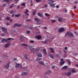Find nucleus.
<instances>
[{
	"instance_id": "1",
	"label": "nucleus",
	"mask_w": 78,
	"mask_h": 78,
	"mask_svg": "<svg viewBox=\"0 0 78 78\" xmlns=\"http://www.w3.org/2000/svg\"><path fill=\"white\" fill-rule=\"evenodd\" d=\"M21 45L22 46H25V47H28V48L29 50H30L31 51H34V48L32 45H29L28 46V45L27 44H21Z\"/></svg>"
},
{
	"instance_id": "2",
	"label": "nucleus",
	"mask_w": 78,
	"mask_h": 78,
	"mask_svg": "<svg viewBox=\"0 0 78 78\" xmlns=\"http://www.w3.org/2000/svg\"><path fill=\"white\" fill-rule=\"evenodd\" d=\"M67 34H68V36L70 37H73V34L72 33H70L69 31L67 32Z\"/></svg>"
},
{
	"instance_id": "3",
	"label": "nucleus",
	"mask_w": 78,
	"mask_h": 78,
	"mask_svg": "<svg viewBox=\"0 0 78 78\" xmlns=\"http://www.w3.org/2000/svg\"><path fill=\"white\" fill-rule=\"evenodd\" d=\"M1 29L5 33H6L7 34V33H8V32H7V30L6 29H5V27H2Z\"/></svg>"
},
{
	"instance_id": "4",
	"label": "nucleus",
	"mask_w": 78,
	"mask_h": 78,
	"mask_svg": "<svg viewBox=\"0 0 78 78\" xmlns=\"http://www.w3.org/2000/svg\"><path fill=\"white\" fill-rule=\"evenodd\" d=\"M65 31V30H64L63 28H61L59 29L58 30V31L60 33H62V32H63V31Z\"/></svg>"
},
{
	"instance_id": "5",
	"label": "nucleus",
	"mask_w": 78,
	"mask_h": 78,
	"mask_svg": "<svg viewBox=\"0 0 78 78\" xmlns=\"http://www.w3.org/2000/svg\"><path fill=\"white\" fill-rule=\"evenodd\" d=\"M10 45H11V43L9 42L7 43L6 44L5 46V48H7V47H9L10 46Z\"/></svg>"
},
{
	"instance_id": "6",
	"label": "nucleus",
	"mask_w": 78,
	"mask_h": 78,
	"mask_svg": "<svg viewBox=\"0 0 78 78\" xmlns=\"http://www.w3.org/2000/svg\"><path fill=\"white\" fill-rule=\"evenodd\" d=\"M37 16H39V17H41V18H42V17H43V15L42 14H41L40 13H39V12L37 13Z\"/></svg>"
},
{
	"instance_id": "7",
	"label": "nucleus",
	"mask_w": 78,
	"mask_h": 78,
	"mask_svg": "<svg viewBox=\"0 0 78 78\" xmlns=\"http://www.w3.org/2000/svg\"><path fill=\"white\" fill-rule=\"evenodd\" d=\"M66 61L67 62H68V63L69 66H70V64H71V61H70V60L69 59H66Z\"/></svg>"
},
{
	"instance_id": "8",
	"label": "nucleus",
	"mask_w": 78,
	"mask_h": 78,
	"mask_svg": "<svg viewBox=\"0 0 78 78\" xmlns=\"http://www.w3.org/2000/svg\"><path fill=\"white\" fill-rule=\"evenodd\" d=\"M65 75H67V76H70L71 75V72H69L65 73Z\"/></svg>"
},
{
	"instance_id": "9",
	"label": "nucleus",
	"mask_w": 78,
	"mask_h": 78,
	"mask_svg": "<svg viewBox=\"0 0 78 78\" xmlns=\"http://www.w3.org/2000/svg\"><path fill=\"white\" fill-rule=\"evenodd\" d=\"M35 38H36L38 40H39L41 38V36L40 35H37L36 37Z\"/></svg>"
},
{
	"instance_id": "10",
	"label": "nucleus",
	"mask_w": 78,
	"mask_h": 78,
	"mask_svg": "<svg viewBox=\"0 0 78 78\" xmlns=\"http://www.w3.org/2000/svg\"><path fill=\"white\" fill-rule=\"evenodd\" d=\"M28 71H26V72H24L22 73V75H28Z\"/></svg>"
},
{
	"instance_id": "11",
	"label": "nucleus",
	"mask_w": 78,
	"mask_h": 78,
	"mask_svg": "<svg viewBox=\"0 0 78 78\" xmlns=\"http://www.w3.org/2000/svg\"><path fill=\"white\" fill-rule=\"evenodd\" d=\"M34 20L35 21H37V22H40V21H41V19H38V18H34Z\"/></svg>"
},
{
	"instance_id": "12",
	"label": "nucleus",
	"mask_w": 78,
	"mask_h": 78,
	"mask_svg": "<svg viewBox=\"0 0 78 78\" xmlns=\"http://www.w3.org/2000/svg\"><path fill=\"white\" fill-rule=\"evenodd\" d=\"M24 37H21L20 38V41H24Z\"/></svg>"
},
{
	"instance_id": "13",
	"label": "nucleus",
	"mask_w": 78,
	"mask_h": 78,
	"mask_svg": "<svg viewBox=\"0 0 78 78\" xmlns=\"http://www.w3.org/2000/svg\"><path fill=\"white\" fill-rule=\"evenodd\" d=\"M50 50H51V51L52 53H54L55 51H54V49H53V48H49Z\"/></svg>"
},
{
	"instance_id": "14",
	"label": "nucleus",
	"mask_w": 78,
	"mask_h": 78,
	"mask_svg": "<svg viewBox=\"0 0 78 78\" xmlns=\"http://www.w3.org/2000/svg\"><path fill=\"white\" fill-rule=\"evenodd\" d=\"M9 67V63H8L7 65L5 66V68H6V69H8Z\"/></svg>"
},
{
	"instance_id": "15",
	"label": "nucleus",
	"mask_w": 78,
	"mask_h": 78,
	"mask_svg": "<svg viewBox=\"0 0 78 78\" xmlns=\"http://www.w3.org/2000/svg\"><path fill=\"white\" fill-rule=\"evenodd\" d=\"M20 66V64H16V65H15V67L16 68H17L18 67Z\"/></svg>"
},
{
	"instance_id": "16",
	"label": "nucleus",
	"mask_w": 78,
	"mask_h": 78,
	"mask_svg": "<svg viewBox=\"0 0 78 78\" xmlns=\"http://www.w3.org/2000/svg\"><path fill=\"white\" fill-rule=\"evenodd\" d=\"M67 69V66H65L62 68V70Z\"/></svg>"
},
{
	"instance_id": "17",
	"label": "nucleus",
	"mask_w": 78,
	"mask_h": 78,
	"mask_svg": "<svg viewBox=\"0 0 78 78\" xmlns=\"http://www.w3.org/2000/svg\"><path fill=\"white\" fill-rule=\"evenodd\" d=\"M50 7H52V8L54 7L55 6V4H51L50 5Z\"/></svg>"
},
{
	"instance_id": "18",
	"label": "nucleus",
	"mask_w": 78,
	"mask_h": 78,
	"mask_svg": "<svg viewBox=\"0 0 78 78\" xmlns=\"http://www.w3.org/2000/svg\"><path fill=\"white\" fill-rule=\"evenodd\" d=\"M39 63H40V64L43 65V66H44L45 65L44 63V62L43 61H40L39 62Z\"/></svg>"
},
{
	"instance_id": "19",
	"label": "nucleus",
	"mask_w": 78,
	"mask_h": 78,
	"mask_svg": "<svg viewBox=\"0 0 78 78\" xmlns=\"http://www.w3.org/2000/svg\"><path fill=\"white\" fill-rule=\"evenodd\" d=\"M64 63H65V61H63L62 62L60 63V65H61V66H62V65H64Z\"/></svg>"
},
{
	"instance_id": "20",
	"label": "nucleus",
	"mask_w": 78,
	"mask_h": 78,
	"mask_svg": "<svg viewBox=\"0 0 78 78\" xmlns=\"http://www.w3.org/2000/svg\"><path fill=\"white\" fill-rule=\"evenodd\" d=\"M16 12H15V11H12L10 12V14H14V13H15Z\"/></svg>"
},
{
	"instance_id": "21",
	"label": "nucleus",
	"mask_w": 78,
	"mask_h": 78,
	"mask_svg": "<svg viewBox=\"0 0 78 78\" xmlns=\"http://www.w3.org/2000/svg\"><path fill=\"white\" fill-rule=\"evenodd\" d=\"M23 56L24 58H25V59H28V60L29 61V59H28V58L27 57V56H26V55H24Z\"/></svg>"
},
{
	"instance_id": "22",
	"label": "nucleus",
	"mask_w": 78,
	"mask_h": 78,
	"mask_svg": "<svg viewBox=\"0 0 78 78\" xmlns=\"http://www.w3.org/2000/svg\"><path fill=\"white\" fill-rule=\"evenodd\" d=\"M37 56H38V57H42V54H38Z\"/></svg>"
},
{
	"instance_id": "23",
	"label": "nucleus",
	"mask_w": 78,
	"mask_h": 78,
	"mask_svg": "<svg viewBox=\"0 0 78 78\" xmlns=\"http://www.w3.org/2000/svg\"><path fill=\"white\" fill-rule=\"evenodd\" d=\"M41 58H38L36 59V61H41Z\"/></svg>"
},
{
	"instance_id": "24",
	"label": "nucleus",
	"mask_w": 78,
	"mask_h": 78,
	"mask_svg": "<svg viewBox=\"0 0 78 78\" xmlns=\"http://www.w3.org/2000/svg\"><path fill=\"white\" fill-rule=\"evenodd\" d=\"M43 51L44 52L45 55H47V53L46 52V49H44L43 50Z\"/></svg>"
},
{
	"instance_id": "25",
	"label": "nucleus",
	"mask_w": 78,
	"mask_h": 78,
	"mask_svg": "<svg viewBox=\"0 0 78 78\" xmlns=\"http://www.w3.org/2000/svg\"><path fill=\"white\" fill-rule=\"evenodd\" d=\"M45 16H47V17H50V15L49 14H48L47 13H45Z\"/></svg>"
},
{
	"instance_id": "26",
	"label": "nucleus",
	"mask_w": 78,
	"mask_h": 78,
	"mask_svg": "<svg viewBox=\"0 0 78 78\" xmlns=\"http://www.w3.org/2000/svg\"><path fill=\"white\" fill-rule=\"evenodd\" d=\"M62 20V19L61 18H60L58 19V21L59 22H61Z\"/></svg>"
},
{
	"instance_id": "27",
	"label": "nucleus",
	"mask_w": 78,
	"mask_h": 78,
	"mask_svg": "<svg viewBox=\"0 0 78 78\" xmlns=\"http://www.w3.org/2000/svg\"><path fill=\"white\" fill-rule=\"evenodd\" d=\"M48 42V40H45L44 41V44H47V42Z\"/></svg>"
},
{
	"instance_id": "28",
	"label": "nucleus",
	"mask_w": 78,
	"mask_h": 78,
	"mask_svg": "<svg viewBox=\"0 0 78 78\" xmlns=\"http://www.w3.org/2000/svg\"><path fill=\"white\" fill-rule=\"evenodd\" d=\"M5 42V39H2V40L1 41V42L2 43H3V42Z\"/></svg>"
},
{
	"instance_id": "29",
	"label": "nucleus",
	"mask_w": 78,
	"mask_h": 78,
	"mask_svg": "<svg viewBox=\"0 0 78 78\" xmlns=\"http://www.w3.org/2000/svg\"><path fill=\"white\" fill-rule=\"evenodd\" d=\"M20 16V14L18 15H16L15 17H19Z\"/></svg>"
},
{
	"instance_id": "30",
	"label": "nucleus",
	"mask_w": 78,
	"mask_h": 78,
	"mask_svg": "<svg viewBox=\"0 0 78 78\" xmlns=\"http://www.w3.org/2000/svg\"><path fill=\"white\" fill-rule=\"evenodd\" d=\"M50 57L51 58H52V59L53 58V54H50Z\"/></svg>"
},
{
	"instance_id": "31",
	"label": "nucleus",
	"mask_w": 78,
	"mask_h": 78,
	"mask_svg": "<svg viewBox=\"0 0 78 78\" xmlns=\"http://www.w3.org/2000/svg\"><path fill=\"white\" fill-rule=\"evenodd\" d=\"M14 26L15 27H18V24L17 23H15L14 25Z\"/></svg>"
},
{
	"instance_id": "32",
	"label": "nucleus",
	"mask_w": 78,
	"mask_h": 78,
	"mask_svg": "<svg viewBox=\"0 0 78 78\" xmlns=\"http://www.w3.org/2000/svg\"><path fill=\"white\" fill-rule=\"evenodd\" d=\"M40 50V49H39V48H37L36 49L35 51H39Z\"/></svg>"
},
{
	"instance_id": "33",
	"label": "nucleus",
	"mask_w": 78,
	"mask_h": 78,
	"mask_svg": "<svg viewBox=\"0 0 78 78\" xmlns=\"http://www.w3.org/2000/svg\"><path fill=\"white\" fill-rule=\"evenodd\" d=\"M13 6L14 5L13 4H12L11 6L9 7V9H11V8H12L13 7Z\"/></svg>"
},
{
	"instance_id": "34",
	"label": "nucleus",
	"mask_w": 78,
	"mask_h": 78,
	"mask_svg": "<svg viewBox=\"0 0 78 78\" xmlns=\"http://www.w3.org/2000/svg\"><path fill=\"white\" fill-rule=\"evenodd\" d=\"M6 19L7 20H10V17H7L6 18Z\"/></svg>"
},
{
	"instance_id": "35",
	"label": "nucleus",
	"mask_w": 78,
	"mask_h": 78,
	"mask_svg": "<svg viewBox=\"0 0 78 78\" xmlns=\"http://www.w3.org/2000/svg\"><path fill=\"white\" fill-rule=\"evenodd\" d=\"M51 73V70H49L48 71V74H50V73Z\"/></svg>"
},
{
	"instance_id": "36",
	"label": "nucleus",
	"mask_w": 78,
	"mask_h": 78,
	"mask_svg": "<svg viewBox=\"0 0 78 78\" xmlns=\"http://www.w3.org/2000/svg\"><path fill=\"white\" fill-rule=\"evenodd\" d=\"M55 21H56L55 20H51V22H52V23H54V22H55Z\"/></svg>"
},
{
	"instance_id": "37",
	"label": "nucleus",
	"mask_w": 78,
	"mask_h": 78,
	"mask_svg": "<svg viewBox=\"0 0 78 78\" xmlns=\"http://www.w3.org/2000/svg\"><path fill=\"white\" fill-rule=\"evenodd\" d=\"M30 20H31L29 19H28L27 20H26L25 21L26 22H30Z\"/></svg>"
},
{
	"instance_id": "38",
	"label": "nucleus",
	"mask_w": 78,
	"mask_h": 78,
	"mask_svg": "<svg viewBox=\"0 0 78 78\" xmlns=\"http://www.w3.org/2000/svg\"><path fill=\"white\" fill-rule=\"evenodd\" d=\"M21 6H25L26 5H25V3H24L23 4H22L21 5Z\"/></svg>"
},
{
	"instance_id": "39",
	"label": "nucleus",
	"mask_w": 78,
	"mask_h": 78,
	"mask_svg": "<svg viewBox=\"0 0 78 78\" xmlns=\"http://www.w3.org/2000/svg\"><path fill=\"white\" fill-rule=\"evenodd\" d=\"M74 3V4H77V3H78V1H75Z\"/></svg>"
},
{
	"instance_id": "40",
	"label": "nucleus",
	"mask_w": 78,
	"mask_h": 78,
	"mask_svg": "<svg viewBox=\"0 0 78 78\" xmlns=\"http://www.w3.org/2000/svg\"><path fill=\"white\" fill-rule=\"evenodd\" d=\"M4 2H9V0H3Z\"/></svg>"
},
{
	"instance_id": "41",
	"label": "nucleus",
	"mask_w": 78,
	"mask_h": 78,
	"mask_svg": "<svg viewBox=\"0 0 78 78\" xmlns=\"http://www.w3.org/2000/svg\"><path fill=\"white\" fill-rule=\"evenodd\" d=\"M72 73H75V71L74 69H72Z\"/></svg>"
},
{
	"instance_id": "42",
	"label": "nucleus",
	"mask_w": 78,
	"mask_h": 78,
	"mask_svg": "<svg viewBox=\"0 0 78 78\" xmlns=\"http://www.w3.org/2000/svg\"><path fill=\"white\" fill-rule=\"evenodd\" d=\"M55 2V1H51V2H49V4H51V3H53V2Z\"/></svg>"
},
{
	"instance_id": "43",
	"label": "nucleus",
	"mask_w": 78,
	"mask_h": 78,
	"mask_svg": "<svg viewBox=\"0 0 78 78\" xmlns=\"http://www.w3.org/2000/svg\"><path fill=\"white\" fill-rule=\"evenodd\" d=\"M22 26V24H18V27H21Z\"/></svg>"
},
{
	"instance_id": "44",
	"label": "nucleus",
	"mask_w": 78,
	"mask_h": 78,
	"mask_svg": "<svg viewBox=\"0 0 78 78\" xmlns=\"http://www.w3.org/2000/svg\"><path fill=\"white\" fill-rule=\"evenodd\" d=\"M29 29H30V30H31V29H32V30H34V28L32 27H30L29 28Z\"/></svg>"
},
{
	"instance_id": "45",
	"label": "nucleus",
	"mask_w": 78,
	"mask_h": 78,
	"mask_svg": "<svg viewBox=\"0 0 78 78\" xmlns=\"http://www.w3.org/2000/svg\"><path fill=\"white\" fill-rule=\"evenodd\" d=\"M23 17L24 18H25V17H26V15H25V14L23 15Z\"/></svg>"
},
{
	"instance_id": "46",
	"label": "nucleus",
	"mask_w": 78,
	"mask_h": 78,
	"mask_svg": "<svg viewBox=\"0 0 78 78\" xmlns=\"http://www.w3.org/2000/svg\"><path fill=\"white\" fill-rule=\"evenodd\" d=\"M36 12L34 11L33 12V16H34V15H35V14H36Z\"/></svg>"
},
{
	"instance_id": "47",
	"label": "nucleus",
	"mask_w": 78,
	"mask_h": 78,
	"mask_svg": "<svg viewBox=\"0 0 78 78\" xmlns=\"http://www.w3.org/2000/svg\"><path fill=\"white\" fill-rule=\"evenodd\" d=\"M52 69H55V66H53L52 67Z\"/></svg>"
},
{
	"instance_id": "48",
	"label": "nucleus",
	"mask_w": 78,
	"mask_h": 78,
	"mask_svg": "<svg viewBox=\"0 0 78 78\" xmlns=\"http://www.w3.org/2000/svg\"><path fill=\"white\" fill-rule=\"evenodd\" d=\"M26 33L27 34H29L30 33V31L29 30H27V31Z\"/></svg>"
},
{
	"instance_id": "49",
	"label": "nucleus",
	"mask_w": 78,
	"mask_h": 78,
	"mask_svg": "<svg viewBox=\"0 0 78 78\" xmlns=\"http://www.w3.org/2000/svg\"><path fill=\"white\" fill-rule=\"evenodd\" d=\"M11 39H12V38H8V40H9V41H11Z\"/></svg>"
},
{
	"instance_id": "50",
	"label": "nucleus",
	"mask_w": 78,
	"mask_h": 78,
	"mask_svg": "<svg viewBox=\"0 0 78 78\" xmlns=\"http://www.w3.org/2000/svg\"><path fill=\"white\" fill-rule=\"evenodd\" d=\"M63 51H64V53H65V54L67 53V51H66L65 50H64Z\"/></svg>"
},
{
	"instance_id": "51",
	"label": "nucleus",
	"mask_w": 78,
	"mask_h": 78,
	"mask_svg": "<svg viewBox=\"0 0 78 78\" xmlns=\"http://www.w3.org/2000/svg\"><path fill=\"white\" fill-rule=\"evenodd\" d=\"M47 28V27H43V29H44V30H46Z\"/></svg>"
},
{
	"instance_id": "52",
	"label": "nucleus",
	"mask_w": 78,
	"mask_h": 78,
	"mask_svg": "<svg viewBox=\"0 0 78 78\" xmlns=\"http://www.w3.org/2000/svg\"><path fill=\"white\" fill-rule=\"evenodd\" d=\"M67 12V10L66 9H65V12Z\"/></svg>"
},
{
	"instance_id": "53",
	"label": "nucleus",
	"mask_w": 78,
	"mask_h": 78,
	"mask_svg": "<svg viewBox=\"0 0 78 78\" xmlns=\"http://www.w3.org/2000/svg\"><path fill=\"white\" fill-rule=\"evenodd\" d=\"M1 36H5V34L4 33H2L1 34Z\"/></svg>"
},
{
	"instance_id": "54",
	"label": "nucleus",
	"mask_w": 78,
	"mask_h": 78,
	"mask_svg": "<svg viewBox=\"0 0 78 78\" xmlns=\"http://www.w3.org/2000/svg\"><path fill=\"white\" fill-rule=\"evenodd\" d=\"M44 6L45 8H47V7L48 6V5H47V4H46L44 5Z\"/></svg>"
},
{
	"instance_id": "55",
	"label": "nucleus",
	"mask_w": 78,
	"mask_h": 78,
	"mask_svg": "<svg viewBox=\"0 0 78 78\" xmlns=\"http://www.w3.org/2000/svg\"><path fill=\"white\" fill-rule=\"evenodd\" d=\"M67 35H69V34H67H67H65V37H67Z\"/></svg>"
},
{
	"instance_id": "56",
	"label": "nucleus",
	"mask_w": 78,
	"mask_h": 78,
	"mask_svg": "<svg viewBox=\"0 0 78 78\" xmlns=\"http://www.w3.org/2000/svg\"><path fill=\"white\" fill-rule=\"evenodd\" d=\"M34 41H31V40L30 41V43H33L34 42Z\"/></svg>"
},
{
	"instance_id": "57",
	"label": "nucleus",
	"mask_w": 78,
	"mask_h": 78,
	"mask_svg": "<svg viewBox=\"0 0 78 78\" xmlns=\"http://www.w3.org/2000/svg\"><path fill=\"white\" fill-rule=\"evenodd\" d=\"M59 56V54H57L56 55V57H58V56Z\"/></svg>"
},
{
	"instance_id": "58",
	"label": "nucleus",
	"mask_w": 78,
	"mask_h": 78,
	"mask_svg": "<svg viewBox=\"0 0 78 78\" xmlns=\"http://www.w3.org/2000/svg\"><path fill=\"white\" fill-rule=\"evenodd\" d=\"M40 1H41V0H36V2H39Z\"/></svg>"
},
{
	"instance_id": "59",
	"label": "nucleus",
	"mask_w": 78,
	"mask_h": 78,
	"mask_svg": "<svg viewBox=\"0 0 78 78\" xmlns=\"http://www.w3.org/2000/svg\"><path fill=\"white\" fill-rule=\"evenodd\" d=\"M15 16V15L14 14H13L12 15V17H14V16Z\"/></svg>"
},
{
	"instance_id": "60",
	"label": "nucleus",
	"mask_w": 78,
	"mask_h": 78,
	"mask_svg": "<svg viewBox=\"0 0 78 78\" xmlns=\"http://www.w3.org/2000/svg\"><path fill=\"white\" fill-rule=\"evenodd\" d=\"M65 49L66 50H67V47H65Z\"/></svg>"
},
{
	"instance_id": "61",
	"label": "nucleus",
	"mask_w": 78,
	"mask_h": 78,
	"mask_svg": "<svg viewBox=\"0 0 78 78\" xmlns=\"http://www.w3.org/2000/svg\"><path fill=\"white\" fill-rule=\"evenodd\" d=\"M8 41V39H6L5 40V42H6Z\"/></svg>"
},
{
	"instance_id": "62",
	"label": "nucleus",
	"mask_w": 78,
	"mask_h": 78,
	"mask_svg": "<svg viewBox=\"0 0 78 78\" xmlns=\"http://www.w3.org/2000/svg\"><path fill=\"white\" fill-rule=\"evenodd\" d=\"M56 8H58V9L59 8V5H57V6H56Z\"/></svg>"
},
{
	"instance_id": "63",
	"label": "nucleus",
	"mask_w": 78,
	"mask_h": 78,
	"mask_svg": "<svg viewBox=\"0 0 78 78\" xmlns=\"http://www.w3.org/2000/svg\"><path fill=\"white\" fill-rule=\"evenodd\" d=\"M9 25V23L8 22H7V25Z\"/></svg>"
},
{
	"instance_id": "64",
	"label": "nucleus",
	"mask_w": 78,
	"mask_h": 78,
	"mask_svg": "<svg viewBox=\"0 0 78 78\" xmlns=\"http://www.w3.org/2000/svg\"><path fill=\"white\" fill-rule=\"evenodd\" d=\"M63 60H64V59H63V58H61V60H60V61H63Z\"/></svg>"
}]
</instances>
